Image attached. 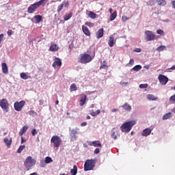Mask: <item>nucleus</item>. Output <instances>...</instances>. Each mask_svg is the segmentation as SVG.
<instances>
[{"label": "nucleus", "mask_w": 175, "mask_h": 175, "mask_svg": "<svg viewBox=\"0 0 175 175\" xmlns=\"http://www.w3.org/2000/svg\"><path fill=\"white\" fill-rule=\"evenodd\" d=\"M2 40H3V33L0 34V44L2 43Z\"/></svg>", "instance_id": "4d7b16f0"}, {"label": "nucleus", "mask_w": 175, "mask_h": 175, "mask_svg": "<svg viewBox=\"0 0 175 175\" xmlns=\"http://www.w3.org/2000/svg\"><path fill=\"white\" fill-rule=\"evenodd\" d=\"M25 142H27V140H25V139H24V137H21V144H23V143H25Z\"/></svg>", "instance_id": "bf43d9fd"}, {"label": "nucleus", "mask_w": 175, "mask_h": 175, "mask_svg": "<svg viewBox=\"0 0 175 175\" xmlns=\"http://www.w3.org/2000/svg\"><path fill=\"white\" fill-rule=\"evenodd\" d=\"M81 126H87V122H84L81 124Z\"/></svg>", "instance_id": "680f3d73"}, {"label": "nucleus", "mask_w": 175, "mask_h": 175, "mask_svg": "<svg viewBox=\"0 0 175 175\" xmlns=\"http://www.w3.org/2000/svg\"><path fill=\"white\" fill-rule=\"evenodd\" d=\"M144 37L147 42H151L155 39V34L152 31L147 30L145 31Z\"/></svg>", "instance_id": "1a4fd4ad"}, {"label": "nucleus", "mask_w": 175, "mask_h": 175, "mask_svg": "<svg viewBox=\"0 0 175 175\" xmlns=\"http://www.w3.org/2000/svg\"><path fill=\"white\" fill-rule=\"evenodd\" d=\"M116 127L113 128L111 131V137L113 139V140H117L118 135V132L116 131Z\"/></svg>", "instance_id": "ddd939ff"}, {"label": "nucleus", "mask_w": 175, "mask_h": 175, "mask_svg": "<svg viewBox=\"0 0 175 175\" xmlns=\"http://www.w3.org/2000/svg\"><path fill=\"white\" fill-rule=\"evenodd\" d=\"M27 131H28V126H24L20 131L19 132V135L20 136H23V135H24V133H25V132H27Z\"/></svg>", "instance_id": "c756f323"}, {"label": "nucleus", "mask_w": 175, "mask_h": 175, "mask_svg": "<svg viewBox=\"0 0 175 175\" xmlns=\"http://www.w3.org/2000/svg\"><path fill=\"white\" fill-rule=\"evenodd\" d=\"M105 68H107V65H106V64H102V65L100 66V69H105Z\"/></svg>", "instance_id": "13d9d810"}, {"label": "nucleus", "mask_w": 175, "mask_h": 175, "mask_svg": "<svg viewBox=\"0 0 175 175\" xmlns=\"http://www.w3.org/2000/svg\"><path fill=\"white\" fill-rule=\"evenodd\" d=\"M100 110L99 109H97L96 111H94L93 109L90 111V114L92 117H96V116H98V114H100Z\"/></svg>", "instance_id": "cd10ccee"}, {"label": "nucleus", "mask_w": 175, "mask_h": 175, "mask_svg": "<svg viewBox=\"0 0 175 175\" xmlns=\"http://www.w3.org/2000/svg\"><path fill=\"white\" fill-rule=\"evenodd\" d=\"M62 3H64V8H69V1H64Z\"/></svg>", "instance_id": "a18cd8bd"}, {"label": "nucleus", "mask_w": 175, "mask_h": 175, "mask_svg": "<svg viewBox=\"0 0 175 175\" xmlns=\"http://www.w3.org/2000/svg\"><path fill=\"white\" fill-rule=\"evenodd\" d=\"M29 114L30 116H38V113L35 112V111H30L29 112Z\"/></svg>", "instance_id": "09e8293b"}, {"label": "nucleus", "mask_w": 175, "mask_h": 175, "mask_svg": "<svg viewBox=\"0 0 175 175\" xmlns=\"http://www.w3.org/2000/svg\"><path fill=\"white\" fill-rule=\"evenodd\" d=\"M170 102H175V94H174L173 96H172L170 98Z\"/></svg>", "instance_id": "864d4df0"}, {"label": "nucleus", "mask_w": 175, "mask_h": 175, "mask_svg": "<svg viewBox=\"0 0 175 175\" xmlns=\"http://www.w3.org/2000/svg\"><path fill=\"white\" fill-rule=\"evenodd\" d=\"M82 31H83V33H85V35H86V36H90L91 32L90 31V29H88V27L83 25Z\"/></svg>", "instance_id": "f3484780"}, {"label": "nucleus", "mask_w": 175, "mask_h": 175, "mask_svg": "<svg viewBox=\"0 0 175 175\" xmlns=\"http://www.w3.org/2000/svg\"><path fill=\"white\" fill-rule=\"evenodd\" d=\"M122 108L126 111H131L132 110V106H131L128 103H126L122 105Z\"/></svg>", "instance_id": "2eb2a0df"}, {"label": "nucleus", "mask_w": 175, "mask_h": 175, "mask_svg": "<svg viewBox=\"0 0 175 175\" xmlns=\"http://www.w3.org/2000/svg\"><path fill=\"white\" fill-rule=\"evenodd\" d=\"M142 69V66L141 65H136L133 68L131 69V72L133 70H135V72H139Z\"/></svg>", "instance_id": "f704fd0d"}, {"label": "nucleus", "mask_w": 175, "mask_h": 175, "mask_svg": "<svg viewBox=\"0 0 175 175\" xmlns=\"http://www.w3.org/2000/svg\"><path fill=\"white\" fill-rule=\"evenodd\" d=\"M85 25H86L88 27H90V28H92L94 27V24L91 22H85Z\"/></svg>", "instance_id": "37998d69"}, {"label": "nucleus", "mask_w": 175, "mask_h": 175, "mask_svg": "<svg viewBox=\"0 0 175 175\" xmlns=\"http://www.w3.org/2000/svg\"><path fill=\"white\" fill-rule=\"evenodd\" d=\"M39 102H40V105L41 106H42V105H43V103H44L43 100H40Z\"/></svg>", "instance_id": "774afa93"}, {"label": "nucleus", "mask_w": 175, "mask_h": 175, "mask_svg": "<svg viewBox=\"0 0 175 175\" xmlns=\"http://www.w3.org/2000/svg\"><path fill=\"white\" fill-rule=\"evenodd\" d=\"M135 53H142V49L140 48H135L134 49Z\"/></svg>", "instance_id": "5fc2aeb1"}, {"label": "nucleus", "mask_w": 175, "mask_h": 175, "mask_svg": "<svg viewBox=\"0 0 175 175\" xmlns=\"http://www.w3.org/2000/svg\"><path fill=\"white\" fill-rule=\"evenodd\" d=\"M157 3L159 6H165L166 5V1L165 0H157Z\"/></svg>", "instance_id": "e433bc0d"}, {"label": "nucleus", "mask_w": 175, "mask_h": 175, "mask_svg": "<svg viewBox=\"0 0 175 175\" xmlns=\"http://www.w3.org/2000/svg\"><path fill=\"white\" fill-rule=\"evenodd\" d=\"M70 90L71 91H77V86H76V85L73 83L70 85Z\"/></svg>", "instance_id": "a19ab883"}, {"label": "nucleus", "mask_w": 175, "mask_h": 175, "mask_svg": "<svg viewBox=\"0 0 175 175\" xmlns=\"http://www.w3.org/2000/svg\"><path fill=\"white\" fill-rule=\"evenodd\" d=\"M137 121L136 120H132L129 122H125L123 124L120 126V131L124 132V133H129L133 128L134 125H136Z\"/></svg>", "instance_id": "f257e3e1"}, {"label": "nucleus", "mask_w": 175, "mask_h": 175, "mask_svg": "<svg viewBox=\"0 0 175 175\" xmlns=\"http://www.w3.org/2000/svg\"><path fill=\"white\" fill-rule=\"evenodd\" d=\"M72 16H73L72 12H70L69 14H66L64 17V21H68V20H70V18H72Z\"/></svg>", "instance_id": "7c9ffc66"}, {"label": "nucleus", "mask_w": 175, "mask_h": 175, "mask_svg": "<svg viewBox=\"0 0 175 175\" xmlns=\"http://www.w3.org/2000/svg\"><path fill=\"white\" fill-rule=\"evenodd\" d=\"M31 133L33 136H36V135H38V131H36V129H33L31 131Z\"/></svg>", "instance_id": "8fccbe9b"}, {"label": "nucleus", "mask_w": 175, "mask_h": 175, "mask_svg": "<svg viewBox=\"0 0 175 175\" xmlns=\"http://www.w3.org/2000/svg\"><path fill=\"white\" fill-rule=\"evenodd\" d=\"M62 9H64V3H62L61 5H58L57 12L59 13V12H61Z\"/></svg>", "instance_id": "79ce46f5"}, {"label": "nucleus", "mask_w": 175, "mask_h": 175, "mask_svg": "<svg viewBox=\"0 0 175 175\" xmlns=\"http://www.w3.org/2000/svg\"><path fill=\"white\" fill-rule=\"evenodd\" d=\"M37 9H39V5L36 2L30 5V6L27 8V13H29V14H32V13H33L34 12H36Z\"/></svg>", "instance_id": "9b49d317"}, {"label": "nucleus", "mask_w": 175, "mask_h": 175, "mask_svg": "<svg viewBox=\"0 0 175 175\" xmlns=\"http://www.w3.org/2000/svg\"><path fill=\"white\" fill-rule=\"evenodd\" d=\"M40 167H45L46 166V161H41L40 163Z\"/></svg>", "instance_id": "de8ad7c7"}, {"label": "nucleus", "mask_w": 175, "mask_h": 175, "mask_svg": "<svg viewBox=\"0 0 175 175\" xmlns=\"http://www.w3.org/2000/svg\"><path fill=\"white\" fill-rule=\"evenodd\" d=\"M4 143L6 144L7 147H10L12 146V138L10 139L8 137L4 138Z\"/></svg>", "instance_id": "c85d7f7f"}, {"label": "nucleus", "mask_w": 175, "mask_h": 175, "mask_svg": "<svg viewBox=\"0 0 175 175\" xmlns=\"http://www.w3.org/2000/svg\"><path fill=\"white\" fill-rule=\"evenodd\" d=\"M92 61V57H91V55H90L89 54L85 53L81 57L79 62L81 64H88Z\"/></svg>", "instance_id": "0eeeda50"}, {"label": "nucleus", "mask_w": 175, "mask_h": 175, "mask_svg": "<svg viewBox=\"0 0 175 175\" xmlns=\"http://www.w3.org/2000/svg\"><path fill=\"white\" fill-rule=\"evenodd\" d=\"M34 18L37 24H39V23H42V21L43 20V17L41 15H36L34 16Z\"/></svg>", "instance_id": "b1692460"}, {"label": "nucleus", "mask_w": 175, "mask_h": 175, "mask_svg": "<svg viewBox=\"0 0 175 175\" xmlns=\"http://www.w3.org/2000/svg\"><path fill=\"white\" fill-rule=\"evenodd\" d=\"M117 17V11H114L110 16V21H114Z\"/></svg>", "instance_id": "72a5a7b5"}, {"label": "nucleus", "mask_w": 175, "mask_h": 175, "mask_svg": "<svg viewBox=\"0 0 175 175\" xmlns=\"http://www.w3.org/2000/svg\"><path fill=\"white\" fill-rule=\"evenodd\" d=\"M59 49V47H58V45H57V44H53L50 46L51 51H58Z\"/></svg>", "instance_id": "bb28decb"}, {"label": "nucleus", "mask_w": 175, "mask_h": 175, "mask_svg": "<svg viewBox=\"0 0 175 175\" xmlns=\"http://www.w3.org/2000/svg\"><path fill=\"white\" fill-rule=\"evenodd\" d=\"M175 70V65L169 68V70Z\"/></svg>", "instance_id": "0e129e2a"}, {"label": "nucleus", "mask_w": 175, "mask_h": 175, "mask_svg": "<svg viewBox=\"0 0 175 175\" xmlns=\"http://www.w3.org/2000/svg\"><path fill=\"white\" fill-rule=\"evenodd\" d=\"M97 39H100V38H103V29H100L98 30L96 33Z\"/></svg>", "instance_id": "4be33fe9"}, {"label": "nucleus", "mask_w": 175, "mask_h": 175, "mask_svg": "<svg viewBox=\"0 0 175 175\" xmlns=\"http://www.w3.org/2000/svg\"><path fill=\"white\" fill-rule=\"evenodd\" d=\"M79 131H80V129L77 127L75 129H72L71 127L69 128V135H70V142H76V140H77V139L79 138V136H77V133H79Z\"/></svg>", "instance_id": "20e7f679"}, {"label": "nucleus", "mask_w": 175, "mask_h": 175, "mask_svg": "<svg viewBox=\"0 0 175 175\" xmlns=\"http://www.w3.org/2000/svg\"><path fill=\"white\" fill-rule=\"evenodd\" d=\"M49 2V0H40L39 1L36 2L38 7L40 8L41 5L42 6H46V3Z\"/></svg>", "instance_id": "412c9836"}, {"label": "nucleus", "mask_w": 175, "mask_h": 175, "mask_svg": "<svg viewBox=\"0 0 175 175\" xmlns=\"http://www.w3.org/2000/svg\"><path fill=\"white\" fill-rule=\"evenodd\" d=\"M52 66L53 68H55L56 66H62V61L59 59V57H56Z\"/></svg>", "instance_id": "4468645a"}, {"label": "nucleus", "mask_w": 175, "mask_h": 175, "mask_svg": "<svg viewBox=\"0 0 175 175\" xmlns=\"http://www.w3.org/2000/svg\"><path fill=\"white\" fill-rule=\"evenodd\" d=\"M142 135L144 137L149 136V135H151V129L148 128L144 129Z\"/></svg>", "instance_id": "dca6fc26"}, {"label": "nucleus", "mask_w": 175, "mask_h": 175, "mask_svg": "<svg viewBox=\"0 0 175 175\" xmlns=\"http://www.w3.org/2000/svg\"><path fill=\"white\" fill-rule=\"evenodd\" d=\"M90 146H94V147H102V144L99 141H93L89 144Z\"/></svg>", "instance_id": "6ab92c4d"}, {"label": "nucleus", "mask_w": 175, "mask_h": 175, "mask_svg": "<svg viewBox=\"0 0 175 175\" xmlns=\"http://www.w3.org/2000/svg\"><path fill=\"white\" fill-rule=\"evenodd\" d=\"M157 33H158V35H163L164 32L162 29H158L157 30Z\"/></svg>", "instance_id": "3c124183"}, {"label": "nucleus", "mask_w": 175, "mask_h": 175, "mask_svg": "<svg viewBox=\"0 0 175 175\" xmlns=\"http://www.w3.org/2000/svg\"><path fill=\"white\" fill-rule=\"evenodd\" d=\"M172 116H173V113H172V112H169L163 115L162 120H169V118H172Z\"/></svg>", "instance_id": "393cba45"}, {"label": "nucleus", "mask_w": 175, "mask_h": 175, "mask_svg": "<svg viewBox=\"0 0 175 175\" xmlns=\"http://www.w3.org/2000/svg\"><path fill=\"white\" fill-rule=\"evenodd\" d=\"M51 143H53L54 147L58 148L61 146L62 139L58 135H53L51 139Z\"/></svg>", "instance_id": "39448f33"}, {"label": "nucleus", "mask_w": 175, "mask_h": 175, "mask_svg": "<svg viewBox=\"0 0 175 175\" xmlns=\"http://www.w3.org/2000/svg\"><path fill=\"white\" fill-rule=\"evenodd\" d=\"M2 72L4 75H8L9 70L8 69V64L6 63H2Z\"/></svg>", "instance_id": "a211bd4d"}, {"label": "nucleus", "mask_w": 175, "mask_h": 175, "mask_svg": "<svg viewBox=\"0 0 175 175\" xmlns=\"http://www.w3.org/2000/svg\"><path fill=\"white\" fill-rule=\"evenodd\" d=\"M148 3H149V5H150V6H152V5H154V1L150 0V1H149Z\"/></svg>", "instance_id": "e2e57ef3"}, {"label": "nucleus", "mask_w": 175, "mask_h": 175, "mask_svg": "<svg viewBox=\"0 0 175 175\" xmlns=\"http://www.w3.org/2000/svg\"><path fill=\"white\" fill-rule=\"evenodd\" d=\"M37 9H39V5L36 2L30 5V6L27 8V13H29V14H32V13H33L34 12H36Z\"/></svg>", "instance_id": "9d476101"}, {"label": "nucleus", "mask_w": 175, "mask_h": 175, "mask_svg": "<svg viewBox=\"0 0 175 175\" xmlns=\"http://www.w3.org/2000/svg\"><path fill=\"white\" fill-rule=\"evenodd\" d=\"M85 100H87V96L84 94L80 99V106H84Z\"/></svg>", "instance_id": "a878e982"}, {"label": "nucleus", "mask_w": 175, "mask_h": 175, "mask_svg": "<svg viewBox=\"0 0 175 175\" xmlns=\"http://www.w3.org/2000/svg\"><path fill=\"white\" fill-rule=\"evenodd\" d=\"M70 173H71L72 175L77 174V165H75L73 166V169H71Z\"/></svg>", "instance_id": "473e14b6"}, {"label": "nucleus", "mask_w": 175, "mask_h": 175, "mask_svg": "<svg viewBox=\"0 0 175 175\" xmlns=\"http://www.w3.org/2000/svg\"><path fill=\"white\" fill-rule=\"evenodd\" d=\"M88 16V17H90V18H92V20H95V18H98V15L92 11H90Z\"/></svg>", "instance_id": "aec40b11"}, {"label": "nucleus", "mask_w": 175, "mask_h": 175, "mask_svg": "<svg viewBox=\"0 0 175 175\" xmlns=\"http://www.w3.org/2000/svg\"><path fill=\"white\" fill-rule=\"evenodd\" d=\"M135 64V60L133 59H131L129 63H128L126 66H131V65H133Z\"/></svg>", "instance_id": "c03bdc74"}, {"label": "nucleus", "mask_w": 175, "mask_h": 175, "mask_svg": "<svg viewBox=\"0 0 175 175\" xmlns=\"http://www.w3.org/2000/svg\"><path fill=\"white\" fill-rule=\"evenodd\" d=\"M146 98L149 100H157V99H158V98L155 97L154 94H148Z\"/></svg>", "instance_id": "2f4dec72"}, {"label": "nucleus", "mask_w": 175, "mask_h": 175, "mask_svg": "<svg viewBox=\"0 0 175 175\" xmlns=\"http://www.w3.org/2000/svg\"><path fill=\"white\" fill-rule=\"evenodd\" d=\"M53 162V159L50 157H46L45 158V163H51Z\"/></svg>", "instance_id": "58836bf2"}, {"label": "nucleus", "mask_w": 175, "mask_h": 175, "mask_svg": "<svg viewBox=\"0 0 175 175\" xmlns=\"http://www.w3.org/2000/svg\"><path fill=\"white\" fill-rule=\"evenodd\" d=\"M116 111H118V109H111V112H112V113H116Z\"/></svg>", "instance_id": "69168bd1"}, {"label": "nucleus", "mask_w": 175, "mask_h": 175, "mask_svg": "<svg viewBox=\"0 0 175 175\" xmlns=\"http://www.w3.org/2000/svg\"><path fill=\"white\" fill-rule=\"evenodd\" d=\"M12 31L10 30V29H9V30L8 31L7 33H8V35L9 36H12Z\"/></svg>", "instance_id": "052dcab7"}, {"label": "nucleus", "mask_w": 175, "mask_h": 175, "mask_svg": "<svg viewBox=\"0 0 175 175\" xmlns=\"http://www.w3.org/2000/svg\"><path fill=\"white\" fill-rule=\"evenodd\" d=\"M25 148V145H21L19 148L17 150L18 154H21L23 152V150Z\"/></svg>", "instance_id": "4c0bfd02"}, {"label": "nucleus", "mask_w": 175, "mask_h": 175, "mask_svg": "<svg viewBox=\"0 0 175 175\" xmlns=\"http://www.w3.org/2000/svg\"><path fill=\"white\" fill-rule=\"evenodd\" d=\"M95 163H96V159L87 160L84 164V171L90 172V170H94V167H95Z\"/></svg>", "instance_id": "f03ea898"}, {"label": "nucleus", "mask_w": 175, "mask_h": 175, "mask_svg": "<svg viewBox=\"0 0 175 175\" xmlns=\"http://www.w3.org/2000/svg\"><path fill=\"white\" fill-rule=\"evenodd\" d=\"M159 81L161 85H166V84H167V81H169V78L163 75H160L159 76Z\"/></svg>", "instance_id": "f8f14e48"}, {"label": "nucleus", "mask_w": 175, "mask_h": 175, "mask_svg": "<svg viewBox=\"0 0 175 175\" xmlns=\"http://www.w3.org/2000/svg\"><path fill=\"white\" fill-rule=\"evenodd\" d=\"M144 69H150V66L146 65V66H144Z\"/></svg>", "instance_id": "338daca9"}, {"label": "nucleus", "mask_w": 175, "mask_h": 175, "mask_svg": "<svg viewBox=\"0 0 175 175\" xmlns=\"http://www.w3.org/2000/svg\"><path fill=\"white\" fill-rule=\"evenodd\" d=\"M25 106V100H21L20 102L16 101L14 104V109L16 111H21L23 110V108Z\"/></svg>", "instance_id": "6e6552de"}, {"label": "nucleus", "mask_w": 175, "mask_h": 175, "mask_svg": "<svg viewBox=\"0 0 175 175\" xmlns=\"http://www.w3.org/2000/svg\"><path fill=\"white\" fill-rule=\"evenodd\" d=\"M21 77L23 80H28V79H29V77H31L29 76L28 75H27L25 72H22V73H21Z\"/></svg>", "instance_id": "c9c22d12"}, {"label": "nucleus", "mask_w": 175, "mask_h": 175, "mask_svg": "<svg viewBox=\"0 0 175 175\" xmlns=\"http://www.w3.org/2000/svg\"><path fill=\"white\" fill-rule=\"evenodd\" d=\"M128 20H129V17H128L126 16H122V21L123 23H125L126 21H128Z\"/></svg>", "instance_id": "49530a36"}, {"label": "nucleus", "mask_w": 175, "mask_h": 175, "mask_svg": "<svg viewBox=\"0 0 175 175\" xmlns=\"http://www.w3.org/2000/svg\"><path fill=\"white\" fill-rule=\"evenodd\" d=\"M94 154H99L100 152V150L99 148H96L94 151Z\"/></svg>", "instance_id": "6e6d98bb"}, {"label": "nucleus", "mask_w": 175, "mask_h": 175, "mask_svg": "<svg viewBox=\"0 0 175 175\" xmlns=\"http://www.w3.org/2000/svg\"><path fill=\"white\" fill-rule=\"evenodd\" d=\"M108 44L109 47H113L114 44H116V42H114V37L113 36L109 37Z\"/></svg>", "instance_id": "5701e85b"}, {"label": "nucleus", "mask_w": 175, "mask_h": 175, "mask_svg": "<svg viewBox=\"0 0 175 175\" xmlns=\"http://www.w3.org/2000/svg\"><path fill=\"white\" fill-rule=\"evenodd\" d=\"M0 107L3 110V111H5L6 113L9 111V102H8L6 98L0 100Z\"/></svg>", "instance_id": "423d86ee"}, {"label": "nucleus", "mask_w": 175, "mask_h": 175, "mask_svg": "<svg viewBox=\"0 0 175 175\" xmlns=\"http://www.w3.org/2000/svg\"><path fill=\"white\" fill-rule=\"evenodd\" d=\"M148 87V84H140L139 85V88H147Z\"/></svg>", "instance_id": "603ef678"}, {"label": "nucleus", "mask_w": 175, "mask_h": 175, "mask_svg": "<svg viewBox=\"0 0 175 175\" xmlns=\"http://www.w3.org/2000/svg\"><path fill=\"white\" fill-rule=\"evenodd\" d=\"M166 49V46L165 45H161L160 46L157 47V51H163Z\"/></svg>", "instance_id": "ea45409f"}, {"label": "nucleus", "mask_w": 175, "mask_h": 175, "mask_svg": "<svg viewBox=\"0 0 175 175\" xmlns=\"http://www.w3.org/2000/svg\"><path fill=\"white\" fill-rule=\"evenodd\" d=\"M34 165H36V159H32L31 156H28L24 161V166L27 170H29Z\"/></svg>", "instance_id": "7ed1b4c3"}]
</instances>
